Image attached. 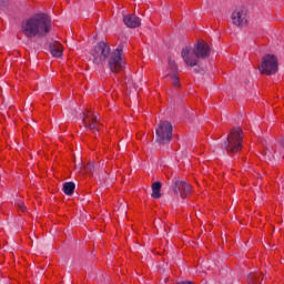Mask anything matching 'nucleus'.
I'll return each instance as SVG.
<instances>
[{"mask_svg":"<svg viewBox=\"0 0 284 284\" xmlns=\"http://www.w3.org/2000/svg\"><path fill=\"white\" fill-rule=\"evenodd\" d=\"M91 57L94 65H105L118 74L121 70H125V60L123 59V50L115 49L112 51L108 42H99L91 51Z\"/></svg>","mask_w":284,"mask_h":284,"instance_id":"obj_1","label":"nucleus"},{"mask_svg":"<svg viewBox=\"0 0 284 284\" xmlns=\"http://www.w3.org/2000/svg\"><path fill=\"white\" fill-rule=\"evenodd\" d=\"M52 28V20L45 13H38L21 23V30L27 39H34V37H45L50 33Z\"/></svg>","mask_w":284,"mask_h":284,"instance_id":"obj_2","label":"nucleus"},{"mask_svg":"<svg viewBox=\"0 0 284 284\" xmlns=\"http://www.w3.org/2000/svg\"><path fill=\"white\" fill-rule=\"evenodd\" d=\"M243 148V130L235 128L233 129L226 138L224 142V150L229 152V154H236V152H241Z\"/></svg>","mask_w":284,"mask_h":284,"instance_id":"obj_3","label":"nucleus"},{"mask_svg":"<svg viewBox=\"0 0 284 284\" xmlns=\"http://www.w3.org/2000/svg\"><path fill=\"white\" fill-rule=\"evenodd\" d=\"M155 141L160 145H165L172 141V124L168 121H160L155 129Z\"/></svg>","mask_w":284,"mask_h":284,"instance_id":"obj_4","label":"nucleus"},{"mask_svg":"<svg viewBox=\"0 0 284 284\" xmlns=\"http://www.w3.org/2000/svg\"><path fill=\"white\" fill-rule=\"evenodd\" d=\"M258 70L261 74H266L267 77L276 74L278 72V59L274 54L264 55Z\"/></svg>","mask_w":284,"mask_h":284,"instance_id":"obj_5","label":"nucleus"},{"mask_svg":"<svg viewBox=\"0 0 284 284\" xmlns=\"http://www.w3.org/2000/svg\"><path fill=\"white\" fill-rule=\"evenodd\" d=\"M231 19L233 26H236L237 28H245L250 21V12L245 7L237 8L233 11Z\"/></svg>","mask_w":284,"mask_h":284,"instance_id":"obj_6","label":"nucleus"},{"mask_svg":"<svg viewBox=\"0 0 284 284\" xmlns=\"http://www.w3.org/2000/svg\"><path fill=\"white\" fill-rule=\"evenodd\" d=\"M82 123L84 128L91 132H99V128H101L97 113L92 112L91 110H88L87 114H83Z\"/></svg>","mask_w":284,"mask_h":284,"instance_id":"obj_7","label":"nucleus"},{"mask_svg":"<svg viewBox=\"0 0 284 284\" xmlns=\"http://www.w3.org/2000/svg\"><path fill=\"white\" fill-rule=\"evenodd\" d=\"M181 57L185 65H189L190 68L199 65V55L196 54V51L192 47L183 48Z\"/></svg>","mask_w":284,"mask_h":284,"instance_id":"obj_8","label":"nucleus"},{"mask_svg":"<svg viewBox=\"0 0 284 284\" xmlns=\"http://www.w3.org/2000/svg\"><path fill=\"white\" fill-rule=\"evenodd\" d=\"M172 191L174 194L180 195L182 199L187 197L192 187L183 180H175L172 184Z\"/></svg>","mask_w":284,"mask_h":284,"instance_id":"obj_9","label":"nucleus"},{"mask_svg":"<svg viewBox=\"0 0 284 284\" xmlns=\"http://www.w3.org/2000/svg\"><path fill=\"white\" fill-rule=\"evenodd\" d=\"M193 50H195V54H197L199 59H207V57H210V44L205 43L204 41H199Z\"/></svg>","mask_w":284,"mask_h":284,"instance_id":"obj_10","label":"nucleus"},{"mask_svg":"<svg viewBox=\"0 0 284 284\" xmlns=\"http://www.w3.org/2000/svg\"><path fill=\"white\" fill-rule=\"evenodd\" d=\"M123 23L126 28H139V26H141V18L136 14H126L123 18Z\"/></svg>","mask_w":284,"mask_h":284,"instance_id":"obj_11","label":"nucleus"},{"mask_svg":"<svg viewBox=\"0 0 284 284\" xmlns=\"http://www.w3.org/2000/svg\"><path fill=\"white\" fill-rule=\"evenodd\" d=\"M49 50H50L52 57L59 58V57H62V54H63V45L57 41L51 42L49 44Z\"/></svg>","mask_w":284,"mask_h":284,"instance_id":"obj_12","label":"nucleus"},{"mask_svg":"<svg viewBox=\"0 0 284 284\" xmlns=\"http://www.w3.org/2000/svg\"><path fill=\"white\" fill-rule=\"evenodd\" d=\"M77 187V184H74V182H65L63 184V192L64 194H67V196H72V194H74V190Z\"/></svg>","mask_w":284,"mask_h":284,"instance_id":"obj_13","label":"nucleus"},{"mask_svg":"<svg viewBox=\"0 0 284 284\" xmlns=\"http://www.w3.org/2000/svg\"><path fill=\"white\" fill-rule=\"evenodd\" d=\"M161 182H154L153 184H152V194H151V196L153 197V199H161Z\"/></svg>","mask_w":284,"mask_h":284,"instance_id":"obj_14","label":"nucleus"},{"mask_svg":"<svg viewBox=\"0 0 284 284\" xmlns=\"http://www.w3.org/2000/svg\"><path fill=\"white\" fill-rule=\"evenodd\" d=\"M166 81H171L172 85H174L175 88H180L181 87V82L179 81V77H176V73H171L168 74L165 77Z\"/></svg>","mask_w":284,"mask_h":284,"instance_id":"obj_15","label":"nucleus"},{"mask_svg":"<svg viewBox=\"0 0 284 284\" xmlns=\"http://www.w3.org/2000/svg\"><path fill=\"white\" fill-rule=\"evenodd\" d=\"M126 87L128 88H134V90H136L139 87L136 85V83H134V80H132L131 78L126 79Z\"/></svg>","mask_w":284,"mask_h":284,"instance_id":"obj_16","label":"nucleus"},{"mask_svg":"<svg viewBox=\"0 0 284 284\" xmlns=\"http://www.w3.org/2000/svg\"><path fill=\"white\" fill-rule=\"evenodd\" d=\"M16 205L21 210V212H26V204L23 203V201L21 200L16 201Z\"/></svg>","mask_w":284,"mask_h":284,"instance_id":"obj_17","label":"nucleus"},{"mask_svg":"<svg viewBox=\"0 0 284 284\" xmlns=\"http://www.w3.org/2000/svg\"><path fill=\"white\" fill-rule=\"evenodd\" d=\"M118 212H121L122 215L128 214L126 205L125 204H120L119 207H118Z\"/></svg>","mask_w":284,"mask_h":284,"instance_id":"obj_18","label":"nucleus"},{"mask_svg":"<svg viewBox=\"0 0 284 284\" xmlns=\"http://www.w3.org/2000/svg\"><path fill=\"white\" fill-rule=\"evenodd\" d=\"M169 67L171 68L172 72H176V62L169 58Z\"/></svg>","mask_w":284,"mask_h":284,"instance_id":"obj_19","label":"nucleus"},{"mask_svg":"<svg viewBox=\"0 0 284 284\" xmlns=\"http://www.w3.org/2000/svg\"><path fill=\"white\" fill-rule=\"evenodd\" d=\"M85 172H93L94 171V163H89L84 166Z\"/></svg>","mask_w":284,"mask_h":284,"instance_id":"obj_20","label":"nucleus"},{"mask_svg":"<svg viewBox=\"0 0 284 284\" xmlns=\"http://www.w3.org/2000/svg\"><path fill=\"white\" fill-rule=\"evenodd\" d=\"M0 8H8V0H0Z\"/></svg>","mask_w":284,"mask_h":284,"instance_id":"obj_21","label":"nucleus"},{"mask_svg":"<svg viewBox=\"0 0 284 284\" xmlns=\"http://www.w3.org/2000/svg\"><path fill=\"white\" fill-rule=\"evenodd\" d=\"M254 284H258V281H255V283Z\"/></svg>","mask_w":284,"mask_h":284,"instance_id":"obj_22","label":"nucleus"}]
</instances>
